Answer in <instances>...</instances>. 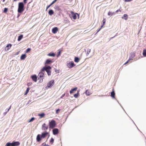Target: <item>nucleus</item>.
Masks as SVG:
<instances>
[{
    "mask_svg": "<svg viewBox=\"0 0 146 146\" xmlns=\"http://www.w3.org/2000/svg\"><path fill=\"white\" fill-rule=\"evenodd\" d=\"M53 62V61L52 60H50V59H48L46 60L45 63V64H51Z\"/></svg>",
    "mask_w": 146,
    "mask_h": 146,
    "instance_id": "9b49d317",
    "label": "nucleus"
},
{
    "mask_svg": "<svg viewBox=\"0 0 146 146\" xmlns=\"http://www.w3.org/2000/svg\"><path fill=\"white\" fill-rule=\"evenodd\" d=\"M47 55L49 56L54 57L55 56V54L54 53L50 52L48 53Z\"/></svg>",
    "mask_w": 146,
    "mask_h": 146,
    "instance_id": "4be33fe9",
    "label": "nucleus"
},
{
    "mask_svg": "<svg viewBox=\"0 0 146 146\" xmlns=\"http://www.w3.org/2000/svg\"><path fill=\"white\" fill-rule=\"evenodd\" d=\"M20 143L19 141H14L12 143H8L5 146H17L20 145Z\"/></svg>",
    "mask_w": 146,
    "mask_h": 146,
    "instance_id": "20e7f679",
    "label": "nucleus"
},
{
    "mask_svg": "<svg viewBox=\"0 0 146 146\" xmlns=\"http://www.w3.org/2000/svg\"><path fill=\"white\" fill-rule=\"evenodd\" d=\"M38 116H40V118H41L44 117L45 116V114L44 113H42L41 114H38Z\"/></svg>",
    "mask_w": 146,
    "mask_h": 146,
    "instance_id": "aec40b11",
    "label": "nucleus"
},
{
    "mask_svg": "<svg viewBox=\"0 0 146 146\" xmlns=\"http://www.w3.org/2000/svg\"><path fill=\"white\" fill-rule=\"evenodd\" d=\"M33 80L35 82H36L37 80V78L36 76V75H34L33 76H31Z\"/></svg>",
    "mask_w": 146,
    "mask_h": 146,
    "instance_id": "dca6fc26",
    "label": "nucleus"
},
{
    "mask_svg": "<svg viewBox=\"0 0 146 146\" xmlns=\"http://www.w3.org/2000/svg\"><path fill=\"white\" fill-rule=\"evenodd\" d=\"M79 59L77 57H75L74 58V61L76 62H78L79 61Z\"/></svg>",
    "mask_w": 146,
    "mask_h": 146,
    "instance_id": "bb28decb",
    "label": "nucleus"
},
{
    "mask_svg": "<svg viewBox=\"0 0 146 146\" xmlns=\"http://www.w3.org/2000/svg\"><path fill=\"white\" fill-rule=\"evenodd\" d=\"M13 0V2H15V1H17V0Z\"/></svg>",
    "mask_w": 146,
    "mask_h": 146,
    "instance_id": "de8ad7c7",
    "label": "nucleus"
},
{
    "mask_svg": "<svg viewBox=\"0 0 146 146\" xmlns=\"http://www.w3.org/2000/svg\"><path fill=\"white\" fill-rule=\"evenodd\" d=\"M28 0H23V2L25 4H26L27 3V1Z\"/></svg>",
    "mask_w": 146,
    "mask_h": 146,
    "instance_id": "ea45409f",
    "label": "nucleus"
},
{
    "mask_svg": "<svg viewBox=\"0 0 146 146\" xmlns=\"http://www.w3.org/2000/svg\"><path fill=\"white\" fill-rule=\"evenodd\" d=\"M31 50V49L30 48H27L26 50V52L28 53V52L30 51Z\"/></svg>",
    "mask_w": 146,
    "mask_h": 146,
    "instance_id": "2f4dec72",
    "label": "nucleus"
},
{
    "mask_svg": "<svg viewBox=\"0 0 146 146\" xmlns=\"http://www.w3.org/2000/svg\"><path fill=\"white\" fill-rule=\"evenodd\" d=\"M129 60L127 61L126 62L125 64H127Z\"/></svg>",
    "mask_w": 146,
    "mask_h": 146,
    "instance_id": "a18cd8bd",
    "label": "nucleus"
},
{
    "mask_svg": "<svg viewBox=\"0 0 146 146\" xmlns=\"http://www.w3.org/2000/svg\"><path fill=\"white\" fill-rule=\"evenodd\" d=\"M53 134L54 135L57 134L58 133V130L57 128H55L53 130Z\"/></svg>",
    "mask_w": 146,
    "mask_h": 146,
    "instance_id": "ddd939ff",
    "label": "nucleus"
},
{
    "mask_svg": "<svg viewBox=\"0 0 146 146\" xmlns=\"http://www.w3.org/2000/svg\"><path fill=\"white\" fill-rule=\"evenodd\" d=\"M51 6V4H50L48 6L46 7V11Z\"/></svg>",
    "mask_w": 146,
    "mask_h": 146,
    "instance_id": "e433bc0d",
    "label": "nucleus"
},
{
    "mask_svg": "<svg viewBox=\"0 0 146 146\" xmlns=\"http://www.w3.org/2000/svg\"><path fill=\"white\" fill-rule=\"evenodd\" d=\"M24 5L23 2H20L18 5V12L19 13H21L24 10Z\"/></svg>",
    "mask_w": 146,
    "mask_h": 146,
    "instance_id": "7ed1b4c3",
    "label": "nucleus"
},
{
    "mask_svg": "<svg viewBox=\"0 0 146 146\" xmlns=\"http://www.w3.org/2000/svg\"><path fill=\"white\" fill-rule=\"evenodd\" d=\"M119 11H120V10H119H119H117V11H116V13H117V12Z\"/></svg>",
    "mask_w": 146,
    "mask_h": 146,
    "instance_id": "49530a36",
    "label": "nucleus"
},
{
    "mask_svg": "<svg viewBox=\"0 0 146 146\" xmlns=\"http://www.w3.org/2000/svg\"><path fill=\"white\" fill-rule=\"evenodd\" d=\"M122 18H124V19L126 20L128 18V15L126 14H125L123 15V17H122Z\"/></svg>",
    "mask_w": 146,
    "mask_h": 146,
    "instance_id": "5701e85b",
    "label": "nucleus"
},
{
    "mask_svg": "<svg viewBox=\"0 0 146 146\" xmlns=\"http://www.w3.org/2000/svg\"><path fill=\"white\" fill-rule=\"evenodd\" d=\"M143 54L144 56H146V50L144 49L143 50Z\"/></svg>",
    "mask_w": 146,
    "mask_h": 146,
    "instance_id": "c85d7f7f",
    "label": "nucleus"
},
{
    "mask_svg": "<svg viewBox=\"0 0 146 146\" xmlns=\"http://www.w3.org/2000/svg\"><path fill=\"white\" fill-rule=\"evenodd\" d=\"M111 96L112 98H115V93L114 89H113L111 93Z\"/></svg>",
    "mask_w": 146,
    "mask_h": 146,
    "instance_id": "f3484780",
    "label": "nucleus"
},
{
    "mask_svg": "<svg viewBox=\"0 0 146 146\" xmlns=\"http://www.w3.org/2000/svg\"><path fill=\"white\" fill-rule=\"evenodd\" d=\"M23 36L22 35H21L19 36L18 38V40L19 41H20L23 38Z\"/></svg>",
    "mask_w": 146,
    "mask_h": 146,
    "instance_id": "cd10ccee",
    "label": "nucleus"
},
{
    "mask_svg": "<svg viewBox=\"0 0 146 146\" xmlns=\"http://www.w3.org/2000/svg\"><path fill=\"white\" fill-rule=\"evenodd\" d=\"M30 88L29 87L28 88H27L26 91L24 94L25 95H26L28 93V92L30 90Z\"/></svg>",
    "mask_w": 146,
    "mask_h": 146,
    "instance_id": "393cba45",
    "label": "nucleus"
},
{
    "mask_svg": "<svg viewBox=\"0 0 146 146\" xmlns=\"http://www.w3.org/2000/svg\"><path fill=\"white\" fill-rule=\"evenodd\" d=\"M86 95L89 96L92 94V93L90 90H87L86 91Z\"/></svg>",
    "mask_w": 146,
    "mask_h": 146,
    "instance_id": "6ab92c4d",
    "label": "nucleus"
},
{
    "mask_svg": "<svg viewBox=\"0 0 146 146\" xmlns=\"http://www.w3.org/2000/svg\"><path fill=\"white\" fill-rule=\"evenodd\" d=\"M79 95L78 94H74V97L75 98H77L78 97V96H79Z\"/></svg>",
    "mask_w": 146,
    "mask_h": 146,
    "instance_id": "473e14b6",
    "label": "nucleus"
},
{
    "mask_svg": "<svg viewBox=\"0 0 146 146\" xmlns=\"http://www.w3.org/2000/svg\"><path fill=\"white\" fill-rule=\"evenodd\" d=\"M106 19L105 18H104L103 19L102 21V22H103V25H102L101 26V28H100L97 31V33H98L101 29L103 27V26L105 25V23H106Z\"/></svg>",
    "mask_w": 146,
    "mask_h": 146,
    "instance_id": "2eb2a0df",
    "label": "nucleus"
},
{
    "mask_svg": "<svg viewBox=\"0 0 146 146\" xmlns=\"http://www.w3.org/2000/svg\"><path fill=\"white\" fill-rule=\"evenodd\" d=\"M60 111V110L58 109L56 110V114H58L59 113V111Z\"/></svg>",
    "mask_w": 146,
    "mask_h": 146,
    "instance_id": "f704fd0d",
    "label": "nucleus"
},
{
    "mask_svg": "<svg viewBox=\"0 0 146 146\" xmlns=\"http://www.w3.org/2000/svg\"><path fill=\"white\" fill-rule=\"evenodd\" d=\"M79 91H80V90H78V91H77V94H78L79 95Z\"/></svg>",
    "mask_w": 146,
    "mask_h": 146,
    "instance_id": "c03bdc74",
    "label": "nucleus"
},
{
    "mask_svg": "<svg viewBox=\"0 0 146 146\" xmlns=\"http://www.w3.org/2000/svg\"><path fill=\"white\" fill-rule=\"evenodd\" d=\"M49 125L50 128L53 129L56 126V122L54 120H52L50 121L49 122Z\"/></svg>",
    "mask_w": 146,
    "mask_h": 146,
    "instance_id": "39448f33",
    "label": "nucleus"
},
{
    "mask_svg": "<svg viewBox=\"0 0 146 146\" xmlns=\"http://www.w3.org/2000/svg\"><path fill=\"white\" fill-rule=\"evenodd\" d=\"M57 0H54L51 3V5H52V4H54L56 1Z\"/></svg>",
    "mask_w": 146,
    "mask_h": 146,
    "instance_id": "c9c22d12",
    "label": "nucleus"
},
{
    "mask_svg": "<svg viewBox=\"0 0 146 146\" xmlns=\"http://www.w3.org/2000/svg\"><path fill=\"white\" fill-rule=\"evenodd\" d=\"M26 56L25 54H22L21 57V60H24L26 58Z\"/></svg>",
    "mask_w": 146,
    "mask_h": 146,
    "instance_id": "412c9836",
    "label": "nucleus"
},
{
    "mask_svg": "<svg viewBox=\"0 0 146 146\" xmlns=\"http://www.w3.org/2000/svg\"><path fill=\"white\" fill-rule=\"evenodd\" d=\"M79 91H80V90H78V91H77V94H78L79 95Z\"/></svg>",
    "mask_w": 146,
    "mask_h": 146,
    "instance_id": "37998d69",
    "label": "nucleus"
},
{
    "mask_svg": "<svg viewBox=\"0 0 146 146\" xmlns=\"http://www.w3.org/2000/svg\"><path fill=\"white\" fill-rule=\"evenodd\" d=\"M48 133L46 132L42 133L41 135L38 134L36 137V140L37 142H40L42 138H44L46 137L48 135Z\"/></svg>",
    "mask_w": 146,
    "mask_h": 146,
    "instance_id": "f257e3e1",
    "label": "nucleus"
},
{
    "mask_svg": "<svg viewBox=\"0 0 146 146\" xmlns=\"http://www.w3.org/2000/svg\"><path fill=\"white\" fill-rule=\"evenodd\" d=\"M71 13L72 17L73 19L74 20L76 19L77 17L76 15H78V16H79V15L77 13H74L73 11H71Z\"/></svg>",
    "mask_w": 146,
    "mask_h": 146,
    "instance_id": "1a4fd4ad",
    "label": "nucleus"
},
{
    "mask_svg": "<svg viewBox=\"0 0 146 146\" xmlns=\"http://www.w3.org/2000/svg\"><path fill=\"white\" fill-rule=\"evenodd\" d=\"M5 0H3V2H4L5 1Z\"/></svg>",
    "mask_w": 146,
    "mask_h": 146,
    "instance_id": "09e8293b",
    "label": "nucleus"
},
{
    "mask_svg": "<svg viewBox=\"0 0 146 146\" xmlns=\"http://www.w3.org/2000/svg\"><path fill=\"white\" fill-rule=\"evenodd\" d=\"M67 66L69 68H71L75 66L73 61L69 62L66 64Z\"/></svg>",
    "mask_w": 146,
    "mask_h": 146,
    "instance_id": "0eeeda50",
    "label": "nucleus"
},
{
    "mask_svg": "<svg viewBox=\"0 0 146 146\" xmlns=\"http://www.w3.org/2000/svg\"><path fill=\"white\" fill-rule=\"evenodd\" d=\"M48 125H46L45 123H44L42 125V130L46 131L48 129Z\"/></svg>",
    "mask_w": 146,
    "mask_h": 146,
    "instance_id": "9d476101",
    "label": "nucleus"
},
{
    "mask_svg": "<svg viewBox=\"0 0 146 146\" xmlns=\"http://www.w3.org/2000/svg\"><path fill=\"white\" fill-rule=\"evenodd\" d=\"M43 72L41 71V72L39 73L38 75V79L42 81L43 79L44 78L43 77L44 76V74Z\"/></svg>",
    "mask_w": 146,
    "mask_h": 146,
    "instance_id": "423d86ee",
    "label": "nucleus"
},
{
    "mask_svg": "<svg viewBox=\"0 0 146 146\" xmlns=\"http://www.w3.org/2000/svg\"><path fill=\"white\" fill-rule=\"evenodd\" d=\"M51 69V67L50 66H46L43 67L41 70V71L44 72L46 71L48 76H50L51 75V71L50 70Z\"/></svg>",
    "mask_w": 146,
    "mask_h": 146,
    "instance_id": "f03ea898",
    "label": "nucleus"
},
{
    "mask_svg": "<svg viewBox=\"0 0 146 146\" xmlns=\"http://www.w3.org/2000/svg\"><path fill=\"white\" fill-rule=\"evenodd\" d=\"M77 89V87H76L72 89L70 91V94H72L74 92V91H76Z\"/></svg>",
    "mask_w": 146,
    "mask_h": 146,
    "instance_id": "a211bd4d",
    "label": "nucleus"
},
{
    "mask_svg": "<svg viewBox=\"0 0 146 146\" xmlns=\"http://www.w3.org/2000/svg\"><path fill=\"white\" fill-rule=\"evenodd\" d=\"M43 145L44 146H49V145H46V143H43Z\"/></svg>",
    "mask_w": 146,
    "mask_h": 146,
    "instance_id": "a19ab883",
    "label": "nucleus"
},
{
    "mask_svg": "<svg viewBox=\"0 0 146 146\" xmlns=\"http://www.w3.org/2000/svg\"><path fill=\"white\" fill-rule=\"evenodd\" d=\"M58 31V29L57 27H55L52 29V32L54 34L56 33Z\"/></svg>",
    "mask_w": 146,
    "mask_h": 146,
    "instance_id": "4468645a",
    "label": "nucleus"
},
{
    "mask_svg": "<svg viewBox=\"0 0 146 146\" xmlns=\"http://www.w3.org/2000/svg\"><path fill=\"white\" fill-rule=\"evenodd\" d=\"M54 13L53 11L52 10H50L48 12V13L49 15H53Z\"/></svg>",
    "mask_w": 146,
    "mask_h": 146,
    "instance_id": "b1692460",
    "label": "nucleus"
},
{
    "mask_svg": "<svg viewBox=\"0 0 146 146\" xmlns=\"http://www.w3.org/2000/svg\"><path fill=\"white\" fill-rule=\"evenodd\" d=\"M61 54V51H59L58 52V55H57V56H60Z\"/></svg>",
    "mask_w": 146,
    "mask_h": 146,
    "instance_id": "4c0bfd02",
    "label": "nucleus"
},
{
    "mask_svg": "<svg viewBox=\"0 0 146 146\" xmlns=\"http://www.w3.org/2000/svg\"><path fill=\"white\" fill-rule=\"evenodd\" d=\"M35 118L34 117H32L30 120H29V122H31L33 121L34 120H35Z\"/></svg>",
    "mask_w": 146,
    "mask_h": 146,
    "instance_id": "7c9ffc66",
    "label": "nucleus"
},
{
    "mask_svg": "<svg viewBox=\"0 0 146 146\" xmlns=\"http://www.w3.org/2000/svg\"><path fill=\"white\" fill-rule=\"evenodd\" d=\"M65 94L64 93V94H63L62 96L60 97V98H63V97H64V96H65Z\"/></svg>",
    "mask_w": 146,
    "mask_h": 146,
    "instance_id": "58836bf2",
    "label": "nucleus"
},
{
    "mask_svg": "<svg viewBox=\"0 0 146 146\" xmlns=\"http://www.w3.org/2000/svg\"><path fill=\"white\" fill-rule=\"evenodd\" d=\"M8 10V9L7 8H5L4 9L3 12L4 13H6L7 11Z\"/></svg>",
    "mask_w": 146,
    "mask_h": 146,
    "instance_id": "c756f323",
    "label": "nucleus"
},
{
    "mask_svg": "<svg viewBox=\"0 0 146 146\" xmlns=\"http://www.w3.org/2000/svg\"><path fill=\"white\" fill-rule=\"evenodd\" d=\"M115 14V12H111L110 11H109L108 13V15L109 16H112L113 15H114Z\"/></svg>",
    "mask_w": 146,
    "mask_h": 146,
    "instance_id": "a878e982",
    "label": "nucleus"
},
{
    "mask_svg": "<svg viewBox=\"0 0 146 146\" xmlns=\"http://www.w3.org/2000/svg\"><path fill=\"white\" fill-rule=\"evenodd\" d=\"M54 139L52 138L50 139V143H53V142H54Z\"/></svg>",
    "mask_w": 146,
    "mask_h": 146,
    "instance_id": "72a5a7b5",
    "label": "nucleus"
},
{
    "mask_svg": "<svg viewBox=\"0 0 146 146\" xmlns=\"http://www.w3.org/2000/svg\"><path fill=\"white\" fill-rule=\"evenodd\" d=\"M11 106H10V107H9V108L8 109V110H7V112H8L9 111V110H10V109L11 108Z\"/></svg>",
    "mask_w": 146,
    "mask_h": 146,
    "instance_id": "79ce46f5",
    "label": "nucleus"
},
{
    "mask_svg": "<svg viewBox=\"0 0 146 146\" xmlns=\"http://www.w3.org/2000/svg\"><path fill=\"white\" fill-rule=\"evenodd\" d=\"M12 44H8L5 48V50L7 51H8L11 47Z\"/></svg>",
    "mask_w": 146,
    "mask_h": 146,
    "instance_id": "f8f14e48",
    "label": "nucleus"
},
{
    "mask_svg": "<svg viewBox=\"0 0 146 146\" xmlns=\"http://www.w3.org/2000/svg\"><path fill=\"white\" fill-rule=\"evenodd\" d=\"M54 83V80H52L49 81L47 84V87L48 88H50L52 86H53Z\"/></svg>",
    "mask_w": 146,
    "mask_h": 146,
    "instance_id": "6e6552de",
    "label": "nucleus"
}]
</instances>
